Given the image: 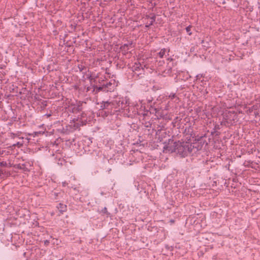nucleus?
I'll return each instance as SVG.
<instances>
[{
	"label": "nucleus",
	"mask_w": 260,
	"mask_h": 260,
	"mask_svg": "<svg viewBox=\"0 0 260 260\" xmlns=\"http://www.w3.org/2000/svg\"><path fill=\"white\" fill-rule=\"evenodd\" d=\"M170 153L176 152L181 157H184L191 153L189 143L187 142H173L169 140V143L164 146V151Z\"/></svg>",
	"instance_id": "obj_1"
},
{
	"label": "nucleus",
	"mask_w": 260,
	"mask_h": 260,
	"mask_svg": "<svg viewBox=\"0 0 260 260\" xmlns=\"http://www.w3.org/2000/svg\"><path fill=\"white\" fill-rule=\"evenodd\" d=\"M115 87V83L114 81H110L104 83L103 85L100 86H93V91L95 93L102 91L104 92H111L114 91Z\"/></svg>",
	"instance_id": "obj_2"
},
{
	"label": "nucleus",
	"mask_w": 260,
	"mask_h": 260,
	"mask_svg": "<svg viewBox=\"0 0 260 260\" xmlns=\"http://www.w3.org/2000/svg\"><path fill=\"white\" fill-rule=\"evenodd\" d=\"M22 133L20 132H17L16 133H11L10 134V137L11 139L15 140L17 139V141L12 144V147H17L18 148H20L23 145V139L24 137L21 136Z\"/></svg>",
	"instance_id": "obj_3"
},
{
	"label": "nucleus",
	"mask_w": 260,
	"mask_h": 260,
	"mask_svg": "<svg viewBox=\"0 0 260 260\" xmlns=\"http://www.w3.org/2000/svg\"><path fill=\"white\" fill-rule=\"evenodd\" d=\"M128 101L126 98H119L112 101V105L115 108L119 109L126 110V107L128 105Z\"/></svg>",
	"instance_id": "obj_4"
},
{
	"label": "nucleus",
	"mask_w": 260,
	"mask_h": 260,
	"mask_svg": "<svg viewBox=\"0 0 260 260\" xmlns=\"http://www.w3.org/2000/svg\"><path fill=\"white\" fill-rule=\"evenodd\" d=\"M189 148H190L191 153L192 152H196L202 149V145L199 142L194 143L193 144L189 143Z\"/></svg>",
	"instance_id": "obj_5"
},
{
	"label": "nucleus",
	"mask_w": 260,
	"mask_h": 260,
	"mask_svg": "<svg viewBox=\"0 0 260 260\" xmlns=\"http://www.w3.org/2000/svg\"><path fill=\"white\" fill-rule=\"evenodd\" d=\"M133 47L132 42H131L122 45L120 47V49L122 52H127L128 50L132 49Z\"/></svg>",
	"instance_id": "obj_6"
},
{
	"label": "nucleus",
	"mask_w": 260,
	"mask_h": 260,
	"mask_svg": "<svg viewBox=\"0 0 260 260\" xmlns=\"http://www.w3.org/2000/svg\"><path fill=\"white\" fill-rule=\"evenodd\" d=\"M101 107L102 109H110L114 108V107L112 105V102H109V101L103 102V103L102 104V105Z\"/></svg>",
	"instance_id": "obj_7"
},
{
	"label": "nucleus",
	"mask_w": 260,
	"mask_h": 260,
	"mask_svg": "<svg viewBox=\"0 0 260 260\" xmlns=\"http://www.w3.org/2000/svg\"><path fill=\"white\" fill-rule=\"evenodd\" d=\"M132 70L134 72L140 71L141 70L143 71V68L142 64L140 63H135L134 65L132 67Z\"/></svg>",
	"instance_id": "obj_8"
},
{
	"label": "nucleus",
	"mask_w": 260,
	"mask_h": 260,
	"mask_svg": "<svg viewBox=\"0 0 260 260\" xmlns=\"http://www.w3.org/2000/svg\"><path fill=\"white\" fill-rule=\"evenodd\" d=\"M57 208L61 213L67 211V206L62 203H59L57 206Z\"/></svg>",
	"instance_id": "obj_9"
},
{
	"label": "nucleus",
	"mask_w": 260,
	"mask_h": 260,
	"mask_svg": "<svg viewBox=\"0 0 260 260\" xmlns=\"http://www.w3.org/2000/svg\"><path fill=\"white\" fill-rule=\"evenodd\" d=\"M166 52V49L165 48L161 49L157 53V56H159L160 58H162L165 55Z\"/></svg>",
	"instance_id": "obj_10"
},
{
	"label": "nucleus",
	"mask_w": 260,
	"mask_h": 260,
	"mask_svg": "<svg viewBox=\"0 0 260 260\" xmlns=\"http://www.w3.org/2000/svg\"><path fill=\"white\" fill-rule=\"evenodd\" d=\"M150 18L151 19V23H150L148 24H146L145 25L146 27H149V26L152 25L153 24L154 22L155 21V16L154 15L152 16V17H150Z\"/></svg>",
	"instance_id": "obj_11"
},
{
	"label": "nucleus",
	"mask_w": 260,
	"mask_h": 260,
	"mask_svg": "<svg viewBox=\"0 0 260 260\" xmlns=\"http://www.w3.org/2000/svg\"><path fill=\"white\" fill-rule=\"evenodd\" d=\"M100 212V213L105 214H107V215H110V213L108 212L106 207H104L103 209H102Z\"/></svg>",
	"instance_id": "obj_12"
},
{
	"label": "nucleus",
	"mask_w": 260,
	"mask_h": 260,
	"mask_svg": "<svg viewBox=\"0 0 260 260\" xmlns=\"http://www.w3.org/2000/svg\"><path fill=\"white\" fill-rule=\"evenodd\" d=\"M192 27V26L191 25H189L187 27H186L185 29H186V31L187 32V33L189 35H191L192 34V32L191 31V28Z\"/></svg>",
	"instance_id": "obj_13"
},
{
	"label": "nucleus",
	"mask_w": 260,
	"mask_h": 260,
	"mask_svg": "<svg viewBox=\"0 0 260 260\" xmlns=\"http://www.w3.org/2000/svg\"><path fill=\"white\" fill-rule=\"evenodd\" d=\"M176 96L175 93H171L169 95V97L171 99H174Z\"/></svg>",
	"instance_id": "obj_14"
},
{
	"label": "nucleus",
	"mask_w": 260,
	"mask_h": 260,
	"mask_svg": "<svg viewBox=\"0 0 260 260\" xmlns=\"http://www.w3.org/2000/svg\"><path fill=\"white\" fill-rule=\"evenodd\" d=\"M149 110L150 111V113H153V111L156 112V109L152 108V106L150 108Z\"/></svg>",
	"instance_id": "obj_15"
},
{
	"label": "nucleus",
	"mask_w": 260,
	"mask_h": 260,
	"mask_svg": "<svg viewBox=\"0 0 260 260\" xmlns=\"http://www.w3.org/2000/svg\"><path fill=\"white\" fill-rule=\"evenodd\" d=\"M165 63L164 61V60H159L158 62V66H161L163 65V64Z\"/></svg>",
	"instance_id": "obj_16"
},
{
	"label": "nucleus",
	"mask_w": 260,
	"mask_h": 260,
	"mask_svg": "<svg viewBox=\"0 0 260 260\" xmlns=\"http://www.w3.org/2000/svg\"><path fill=\"white\" fill-rule=\"evenodd\" d=\"M152 101V98L150 97V98H148L147 99V102L148 103H150Z\"/></svg>",
	"instance_id": "obj_17"
},
{
	"label": "nucleus",
	"mask_w": 260,
	"mask_h": 260,
	"mask_svg": "<svg viewBox=\"0 0 260 260\" xmlns=\"http://www.w3.org/2000/svg\"><path fill=\"white\" fill-rule=\"evenodd\" d=\"M49 241L47 240H46L44 241V244L46 245H48L49 244Z\"/></svg>",
	"instance_id": "obj_18"
},
{
	"label": "nucleus",
	"mask_w": 260,
	"mask_h": 260,
	"mask_svg": "<svg viewBox=\"0 0 260 260\" xmlns=\"http://www.w3.org/2000/svg\"><path fill=\"white\" fill-rule=\"evenodd\" d=\"M66 184H67V183L66 182H63V183H62V185H63V186H64Z\"/></svg>",
	"instance_id": "obj_19"
},
{
	"label": "nucleus",
	"mask_w": 260,
	"mask_h": 260,
	"mask_svg": "<svg viewBox=\"0 0 260 260\" xmlns=\"http://www.w3.org/2000/svg\"><path fill=\"white\" fill-rule=\"evenodd\" d=\"M168 60L172 61V60H173V59H172V58H168Z\"/></svg>",
	"instance_id": "obj_20"
},
{
	"label": "nucleus",
	"mask_w": 260,
	"mask_h": 260,
	"mask_svg": "<svg viewBox=\"0 0 260 260\" xmlns=\"http://www.w3.org/2000/svg\"><path fill=\"white\" fill-rule=\"evenodd\" d=\"M81 110V108L80 106H79V107H78V111H80Z\"/></svg>",
	"instance_id": "obj_21"
},
{
	"label": "nucleus",
	"mask_w": 260,
	"mask_h": 260,
	"mask_svg": "<svg viewBox=\"0 0 260 260\" xmlns=\"http://www.w3.org/2000/svg\"><path fill=\"white\" fill-rule=\"evenodd\" d=\"M6 162H5V164H4V162H2V163H1V165H3V166H4V165H6Z\"/></svg>",
	"instance_id": "obj_22"
},
{
	"label": "nucleus",
	"mask_w": 260,
	"mask_h": 260,
	"mask_svg": "<svg viewBox=\"0 0 260 260\" xmlns=\"http://www.w3.org/2000/svg\"><path fill=\"white\" fill-rule=\"evenodd\" d=\"M89 79L90 80H91L92 79V77H91V76H90V77H89Z\"/></svg>",
	"instance_id": "obj_23"
},
{
	"label": "nucleus",
	"mask_w": 260,
	"mask_h": 260,
	"mask_svg": "<svg viewBox=\"0 0 260 260\" xmlns=\"http://www.w3.org/2000/svg\"><path fill=\"white\" fill-rule=\"evenodd\" d=\"M46 115H47V116L48 117H50V116H51V114H46Z\"/></svg>",
	"instance_id": "obj_24"
}]
</instances>
